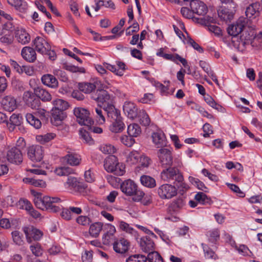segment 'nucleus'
Segmentation results:
<instances>
[{
    "label": "nucleus",
    "instance_id": "obj_48",
    "mask_svg": "<svg viewBox=\"0 0 262 262\" xmlns=\"http://www.w3.org/2000/svg\"><path fill=\"white\" fill-rule=\"evenodd\" d=\"M205 102L212 108L217 110L219 111H222L223 107L221 105L217 104L214 100L209 95H207L204 97Z\"/></svg>",
    "mask_w": 262,
    "mask_h": 262
},
{
    "label": "nucleus",
    "instance_id": "obj_11",
    "mask_svg": "<svg viewBox=\"0 0 262 262\" xmlns=\"http://www.w3.org/2000/svg\"><path fill=\"white\" fill-rule=\"evenodd\" d=\"M67 184L70 189L78 192H83L87 187V186L78 180L76 178L69 177Z\"/></svg>",
    "mask_w": 262,
    "mask_h": 262
},
{
    "label": "nucleus",
    "instance_id": "obj_2",
    "mask_svg": "<svg viewBox=\"0 0 262 262\" xmlns=\"http://www.w3.org/2000/svg\"><path fill=\"white\" fill-rule=\"evenodd\" d=\"M74 115L76 117L77 122L81 125H84L86 128L93 124L94 121L90 117L88 110L82 107H77L74 110Z\"/></svg>",
    "mask_w": 262,
    "mask_h": 262
},
{
    "label": "nucleus",
    "instance_id": "obj_51",
    "mask_svg": "<svg viewBox=\"0 0 262 262\" xmlns=\"http://www.w3.org/2000/svg\"><path fill=\"white\" fill-rule=\"evenodd\" d=\"M241 26L237 24H235L230 26L227 29L228 33L229 35L233 36H236L243 31Z\"/></svg>",
    "mask_w": 262,
    "mask_h": 262
},
{
    "label": "nucleus",
    "instance_id": "obj_8",
    "mask_svg": "<svg viewBox=\"0 0 262 262\" xmlns=\"http://www.w3.org/2000/svg\"><path fill=\"white\" fill-rule=\"evenodd\" d=\"M261 6L259 3L255 2L249 5L246 9L245 14L250 20H257V18L260 15Z\"/></svg>",
    "mask_w": 262,
    "mask_h": 262
},
{
    "label": "nucleus",
    "instance_id": "obj_42",
    "mask_svg": "<svg viewBox=\"0 0 262 262\" xmlns=\"http://www.w3.org/2000/svg\"><path fill=\"white\" fill-rule=\"evenodd\" d=\"M23 181L26 184H30L35 187H43L46 186V183L41 180H35L33 178H25Z\"/></svg>",
    "mask_w": 262,
    "mask_h": 262
},
{
    "label": "nucleus",
    "instance_id": "obj_61",
    "mask_svg": "<svg viewBox=\"0 0 262 262\" xmlns=\"http://www.w3.org/2000/svg\"><path fill=\"white\" fill-rule=\"evenodd\" d=\"M186 43L192 46L194 49L198 51L199 53H203L204 52L203 49L196 42H195L191 37L187 36V38H185Z\"/></svg>",
    "mask_w": 262,
    "mask_h": 262
},
{
    "label": "nucleus",
    "instance_id": "obj_33",
    "mask_svg": "<svg viewBox=\"0 0 262 262\" xmlns=\"http://www.w3.org/2000/svg\"><path fill=\"white\" fill-rule=\"evenodd\" d=\"M102 227L103 224L101 222H96L92 224L89 228L90 235L94 237H98L102 229Z\"/></svg>",
    "mask_w": 262,
    "mask_h": 262
},
{
    "label": "nucleus",
    "instance_id": "obj_3",
    "mask_svg": "<svg viewBox=\"0 0 262 262\" xmlns=\"http://www.w3.org/2000/svg\"><path fill=\"white\" fill-rule=\"evenodd\" d=\"M178 189L174 185L169 184L161 185L157 189L159 196L163 200L170 199L177 194Z\"/></svg>",
    "mask_w": 262,
    "mask_h": 262
},
{
    "label": "nucleus",
    "instance_id": "obj_46",
    "mask_svg": "<svg viewBox=\"0 0 262 262\" xmlns=\"http://www.w3.org/2000/svg\"><path fill=\"white\" fill-rule=\"evenodd\" d=\"M139 118L140 124L145 126L149 125L150 120L148 115L145 111L142 110L139 112Z\"/></svg>",
    "mask_w": 262,
    "mask_h": 262
},
{
    "label": "nucleus",
    "instance_id": "obj_23",
    "mask_svg": "<svg viewBox=\"0 0 262 262\" xmlns=\"http://www.w3.org/2000/svg\"><path fill=\"white\" fill-rule=\"evenodd\" d=\"M103 110L106 113L110 121L121 117L120 111L112 104H108L106 106L104 104Z\"/></svg>",
    "mask_w": 262,
    "mask_h": 262
},
{
    "label": "nucleus",
    "instance_id": "obj_10",
    "mask_svg": "<svg viewBox=\"0 0 262 262\" xmlns=\"http://www.w3.org/2000/svg\"><path fill=\"white\" fill-rule=\"evenodd\" d=\"M7 159L11 163L20 164L23 162V155L20 150L16 147H12L7 151Z\"/></svg>",
    "mask_w": 262,
    "mask_h": 262
},
{
    "label": "nucleus",
    "instance_id": "obj_62",
    "mask_svg": "<svg viewBox=\"0 0 262 262\" xmlns=\"http://www.w3.org/2000/svg\"><path fill=\"white\" fill-rule=\"evenodd\" d=\"M76 222L79 225L87 226L91 222V219L85 215H80L76 219Z\"/></svg>",
    "mask_w": 262,
    "mask_h": 262
},
{
    "label": "nucleus",
    "instance_id": "obj_38",
    "mask_svg": "<svg viewBox=\"0 0 262 262\" xmlns=\"http://www.w3.org/2000/svg\"><path fill=\"white\" fill-rule=\"evenodd\" d=\"M54 107L52 110H56L58 111H64L69 107L68 103L60 99H57L53 101Z\"/></svg>",
    "mask_w": 262,
    "mask_h": 262
},
{
    "label": "nucleus",
    "instance_id": "obj_58",
    "mask_svg": "<svg viewBox=\"0 0 262 262\" xmlns=\"http://www.w3.org/2000/svg\"><path fill=\"white\" fill-rule=\"evenodd\" d=\"M63 68L73 73L79 72L80 73H84L85 69L83 68H79L71 64L64 63Z\"/></svg>",
    "mask_w": 262,
    "mask_h": 262
},
{
    "label": "nucleus",
    "instance_id": "obj_54",
    "mask_svg": "<svg viewBox=\"0 0 262 262\" xmlns=\"http://www.w3.org/2000/svg\"><path fill=\"white\" fill-rule=\"evenodd\" d=\"M8 3L17 9L25 10L27 7V4L22 0H7Z\"/></svg>",
    "mask_w": 262,
    "mask_h": 262
},
{
    "label": "nucleus",
    "instance_id": "obj_43",
    "mask_svg": "<svg viewBox=\"0 0 262 262\" xmlns=\"http://www.w3.org/2000/svg\"><path fill=\"white\" fill-rule=\"evenodd\" d=\"M126 262H150L148 257L143 255H133L129 256L126 260Z\"/></svg>",
    "mask_w": 262,
    "mask_h": 262
},
{
    "label": "nucleus",
    "instance_id": "obj_29",
    "mask_svg": "<svg viewBox=\"0 0 262 262\" xmlns=\"http://www.w3.org/2000/svg\"><path fill=\"white\" fill-rule=\"evenodd\" d=\"M118 158L115 156H110L107 157L104 162V167L108 172L113 171L114 168L118 164Z\"/></svg>",
    "mask_w": 262,
    "mask_h": 262
},
{
    "label": "nucleus",
    "instance_id": "obj_50",
    "mask_svg": "<svg viewBox=\"0 0 262 262\" xmlns=\"http://www.w3.org/2000/svg\"><path fill=\"white\" fill-rule=\"evenodd\" d=\"M99 149L104 154H113L116 151L114 145L111 144H103L100 145Z\"/></svg>",
    "mask_w": 262,
    "mask_h": 262
},
{
    "label": "nucleus",
    "instance_id": "obj_16",
    "mask_svg": "<svg viewBox=\"0 0 262 262\" xmlns=\"http://www.w3.org/2000/svg\"><path fill=\"white\" fill-rule=\"evenodd\" d=\"M129 246V242L124 238L117 239L113 243V249L118 253H125L128 250Z\"/></svg>",
    "mask_w": 262,
    "mask_h": 262
},
{
    "label": "nucleus",
    "instance_id": "obj_47",
    "mask_svg": "<svg viewBox=\"0 0 262 262\" xmlns=\"http://www.w3.org/2000/svg\"><path fill=\"white\" fill-rule=\"evenodd\" d=\"M201 245L205 254V256L207 258H211L213 259H216L217 258V256L214 252L207 245L202 243Z\"/></svg>",
    "mask_w": 262,
    "mask_h": 262
},
{
    "label": "nucleus",
    "instance_id": "obj_36",
    "mask_svg": "<svg viewBox=\"0 0 262 262\" xmlns=\"http://www.w3.org/2000/svg\"><path fill=\"white\" fill-rule=\"evenodd\" d=\"M92 114L96 118L97 121L99 124H103L105 119L103 114V111L100 106H97L92 110Z\"/></svg>",
    "mask_w": 262,
    "mask_h": 262
},
{
    "label": "nucleus",
    "instance_id": "obj_6",
    "mask_svg": "<svg viewBox=\"0 0 262 262\" xmlns=\"http://www.w3.org/2000/svg\"><path fill=\"white\" fill-rule=\"evenodd\" d=\"M23 230L28 243H31L32 240L39 241L43 235L41 231L32 226L25 227Z\"/></svg>",
    "mask_w": 262,
    "mask_h": 262
},
{
    "label": "nucleus",
    "instance_id": "obj_59",
    "mask_svg": "<svg viewBox=\"0 0 262 262\" xmlns=\"http://www.w3.org/2000/svg\"><path fill=\"white\" fill-rule=\"evenodd\" d=\"M188 180L194 186H196L198 189L205 191L207 187L205 186L204 184L200 181L198 179L190 176Z\"/></svg>",
    "mask_w": 262,
    "mask_h": 262
},
{
    "label": "nucleus",
    "instance_id": "obj_41",
    "mask_svg": "<svg viewBox=\"0 0 262 262\" xmlns=\"http://www.w3.org/2000/svg\"><path fill=\"white\" fill-rule=\"evenodd\" d=\"M141 132V128L137 124L133 123L128 126L127 133L130 136L136 137L140 134Z\"/></svg>",
    "mask_w": 262,
    "mask_h": 262
},
{
    "label": "nucleus",
    "instance_id": "obj_21",
    "mask_svg": "<svg viewBox=\"0 0 262 262\" xmlns=\"http://www.w3.org/2000/svg\"><path fill=\"white\" fill-rule=\"evenodd\" d=\"M51 121L52 124L59 126L62 124V121L66 118V114L64 111L52 110Z\"/></svg>",
    "mask_w": 262,
    "mask_h": 262
},
{
    "label": "nucleus",
    "instance_id": "obj_7",
    "mask_svg": "<svg viewBox=\"0 0 262 262\" xmlns=\"http://www.w3.org/2000/svg\"><path fill=\"white\" fill-rule=\"evenodd\" d=\"M27 155L32 161L39 162L43 158V148L40 145L31 146L28 148Z\"/></svg>",
    "mask_w": 262,
    "mask_h": 262
},
{
    "label": "nucleus",
    "instance_id": "obj_25",
    "mask_svg": "<svg viewBox=\"0 0 262 262\" xmlns=\"http://www.w3.org/2000/svg\"><path fill=\"white\" fill-rule=\"evenodd\" d=\"M140 245L142 250L146 253H149L154 250L155 244L149 237L143 236L140 239Z\"/></svg>",
    "mask_w": 262,
    "mask_h": 262
},
{
    "label": "nucleus",
    "instance_id": "obj_37",
    "mask_svg": "<svg viewBox=\"0 0 262 262\" xmlns=\"http://www.w3.org/2000/svg\"><path fill=\"white\" fill-rule=\"evenodd\" d=\"M141 184L145 187L153 188L156 186V183L155 180L148 176L143 175L140 178Z\"/></svg>",
    "mask_w": 262,
    "mask_h": 262
},
{
    "label": "nucleus",
    "instance_id": "obj_13",
    "mask_svg": "<svg viewBox=\"0 0 262 262\" xmlns=\"http://www.w3.org/2000/svg\"><path fill=\"white\" fill-rule=\"evenodd\" d=\"M34 45L36 51L42 54L47 53L51 49L49 43L43 38L39 36L35 38Z\"/></svg>",
    "mask_w": 262,
    "mask_h": 262
},
{
    "label": "nucleus",
    "instance_id": "obj_30",
    "mask_svg": "<svg viewBox=\"0 0 262 262\" xmlns=\"http://www.w3.org/2000/svg\"><path fill=\"white\" fill-rule=\"evenodd\" d=\"M111 122L112 123L110 126V129L111 132L118 133L122 132L124 129L125 124L122 121V117L111 121Z\"/></svg>",
    "mask_w": 262,
    "mask_h": 262
},
{
    "label": "nucleus",
    "instance_id": "obj_18",
    "mask_svg": "<svg viewBox=\"0 0 262 262\" xmlns=\"http://www.w3.org/2000/svg\"><path fill=\"white\" fill-rule=\"evenodd\" d=\"M219 18L221 20L228 23L230 22L233 18L234 12L226 7H220L217 10Z\"/></svg>",
    "mask_w": 262,
    "mask_h": 262
},
{
    "label": "nucleus",
    "instance_id": "obj_31",
    "mask_svg": "<svg viewBox=\"0 0 262 262\" xmlns=\"http://www.w3.org/2000/svg\"><path fill=\"white\" fill-rule=\"evenodd\" d=\"M34 94L42 101H50L52 99L51 95L45 89L38 87L34 89Z\"/></svg>",
    "mask_w": 262,
    "mask_h": 262
},
{
    "label": "nucleus",
    "instance_id": "obj_24",
    "mask_svg": "<svg viewBox=\"0 0 262 262\" xmlns=\"http://www.w3.org/2000/svg\"><path fill=\"white\" fill-rule=\"evenodd\" d=\"M21 55L23 58L29 62H33L36 59L35 51L30 47H25L23 48Z\"/></svg>",
    "mask_w": 262,
    "mask_h": 262
},
{
    "label": "nucleus",
    "instance_id": "obj_34",
    "mask_svg": "<svg viewBox=\"0 0 262 262\" xmlns=\"http://www.w3.org/2000/svg\"><path fill=\"white\" fill-rule=\"evenodd\" d=\"M107 232L104 235L103 237V242L105 244H108L110 243V239L116 232V228L114 226L111 224H107L105 225Z\"/></svg>",
    "mask_w": 262,
    "mask_h": 262
},
{
    "label": "nucleus",
    "instance_id": "obj_1",
    "mask_svg": "<svg viewBox=\"0 0 262 262\" xmlns=\"http://www.w3.org/2000/svg\"><path fill=\"white\" fill-rule=\"evenodd\" d=\"M61 199L58 197L44 196L42 199H37L35 206L41 210H47L52 212H57L60 210V207L56 204L60 203Z\"/></svg>",
    "mask_w": 262,
    "mask_h": 262
},
{
    "label": "nucleus",
    "instance_id": "obj_64",
    "mask_svg": "<svg viewBox=\"0 0 262 262\" xmlns=\"http://www.w3.org/2000/svg\"><path fill=\"white\" fill-rule=\"evenodd\" d=\"M251 45L253 47H256L257 49L262 48V32H260L254 38Z\"/></svg>",
    "mask_w": 262,
    "mask_h": 262
},
{
    "label": "nucleus",
    "instance_id": "obj_26",
    "mask_svg": "<svg viewBox=\"0 0 262 262\" xmlns=\"http://www.w3.org/2000/svg\"><path fill=\"white\" fill-rule=\"evenodd\" d=\"M137 108L134 103L131 102H125L123 105V111L127 117L130 119H134L137 117Z\"/></svg>",
    "mask_w": 262,
    "mask_h": 262
},
{
    "label": "nucleus",
    "instance_id": "obj_60",
    "mask_svg": "<svg viewBox=\"0 0 262 262\" xmlns=\"http://www.w3.org/2000/svg\"><path fill=\"white\" fill-rule=\"evenodd\" d=\"M148 257L150 262H163V259L158 252L151 251L149 252Z\"/></svg>",
    "mask_w": 262,
    "mask_h": 262
},
{
    "label": "nucleus",
    "instance_id": "obj_53",
    "mask_svg": "<svg viewBox=\"0 0 262 262\" xmlns=\"http://www.w3.org/2000/svg\"><path fill=\"white\" fill-rule=\"evenodd\" d=\"M56 137V134L53 133H47L43 135L38 136L37 139L41 143L44 144L49 142L51 140L54 139Z\"/></svg>",
    "mask_w": 262,
    "mask_h": 262
},
{
    "label": "nucleus",
    "instance_id": "obj_28",
    "mask_svg": "<svg viewBox=\"0 0 262 262\" xmlns=\"http://www.w3.org/2000/svg\"><path fill=\"white\" fill-rule=\"evenodd\" d=\"M41 81L44 85L51 88H56L58 86L57 79L51 74H45L41 77Z\"/></svg>",
    "mask_w": 262,
    "mask_h": 262
},
{
    "label": "nucleus",
    "instance_id": "obj_57",
    "mask_svg": "<svg viewBox=\"0 0 262 262\" xmlns=\"http://www.w3.org/2000/svg\"><path fill=\"white\" fill-rule=\"evenodd\" d=\"M194 198L196 202L202 205L207 204L210 202V200L207 198V195L202 192L197 193Z\"/></svg>",
    "mask_w": 262,
    "mask_h": 262
},
{
    "label": "nucleus",
    "instance_id": "obj_55",
    "mask_svg": "<svg viewBox=\"0 0 262 262\" xmlns=\"http://www.w3.org/2000/svg\"><path fill=\"white\" fill-rule=\"evenodd\" d=\"M12 237L13 242L18 245H21L24 243L23 235L18 231L15 230L12 232Z\"/></svg>",
    "mask_w": 262,
    "mask_h": 262
},
{
    "label": "nucleus",
    "instance_id": "obj_39",
    "mask_svg": "<svg viewBox=\"0 0 262 262\" xmlns=\"http://www.w3.org/2000/svg\"><path fill=\"white\" fill-rule=\"evenodd\" d=\"M176 186L180 191H185L189 189V186L184 182V177L182 174L178 177L177 180L173 182Z\"/></svg>",
    "mask_w": 262,
    "mask_h": 262
},
{
    "label": "nucleus",
    "instance_id": "obj_49",
    "mask_svg": "<svg viewBox=\"0 0 262 262\" xmlns=\"http://www.w3.org/2000/svg\"><path fill=\"white\" fill-rule=\"evenodd\" d=\"M80 135L81 138L84 141V142L89 145H91L94 144V140L93 139L92 137L90 136L88 132L85 129H81L80 130Z\"/></svg>",
    "mask_w": 262,
    "mask_h": 262
},
{
    "label": "nucleus",
    "instance_id": "obj_56",
    "mask_svg": "<svg viewBox=\"0 0 262 262\" xmlns=\"http://www.w3.org/2000/svg\"><path fill=\"white\" fill-rule=\"evenodd\" d=\"M55 172L57 175L62 176H67L73 172V170L69 167H60L57 168L55 170Z\"/></svg>",
    "mask_w": 262,
    "mask_h": 262
},
{
    "label": "nucleus",
    "instance_id": "obj_40",
    "mask_svg": "<svg viewBox=\"0 0 262 262\" xmlns=\"http://www.w3.org/2000/svg\"><path fill=\"white\" fill-rule=\"evenodd\" d=\"M78 86L80 91L85 94L91 93L96 89L95 84L93 83H80Z\"/></svg>",
    "mask_w": 262,
    "mask_h": 262
},
{
    "label": "nucleus",
    "instance_id": "obj_22",
    "mask_svg": "<svg viewBox=\"0 0 262 262\" xmlns=\"http://www.w3.org/2000/svg\"><path fill=\"white\" fill-rule=\"evenodd\" d=\"M62 160L63 163L73 166L79 165L81 160L79 155L70 152L62 158Z\"/></svg>",
    "mask_w": 262,
    "mask_h": 262
},
{
    "label": "nucleus",
    "instance_id": "obj_35",
    "mask_svg": "<svg viewBox=\"0 0 262 262\" xmlns=\"http://www.w3.org/2000/svg\"><path fill=\"white\" fill-rule=\"evenodd\" d=\"M26 118L27 122L35 128L38 129L40 128L41 126V122L39 119L34 116V115L31 113H28L26 115Z\"/></svg>",
    "mask_w": 262,
    "mask_h": 262
},
{
    "label": "nucleus",
    "instance_id": "obj_44",
    "mask_svg": "<svg viewBox=\"0 0 262 262\" xmlns=\"http://www.w3.org/2000/svg\"><path fill=\"white\" fill-rule=\"evenodd\" d=\"M207 236L209 242L214 243L220 238V231L217 229H213L207 232Z\"/></svg>",
    "mask_w": 262,
    "mask_h": 262
},
{
    "label": "nucleus",
    "instance_id": "obj_27",
    "mask_svg": "<svg viewBox=\"0 0 262 262\" xmlns=\"http://www.w3.org/2000/svg\"><path fill=\"white\" fill-rule=\"evenodd\" d=\"M23 118L19 114H13L10 117L9 122L7 123V126L10 132L14 130L16 126L20 125Z\"/></svg>",
    "mask_w": 262,
    "mask_h": 262
},
{
    "label": "nucleus",
    "instance_id": "obj_52",
    "mask_svg": "<svg viewBox=\"0 0 262 262\" xmlns=\"http://www.w3.org/2000/svg\"><path fill=\"white\" fill-rule=\"evenodd\" d=\"M119 227L120 229L125 231L127 233L134 235L135 236H136L137 234V231L135 230L132 227H130L128 224L125 222L120 221Z\"/></svg>",
    "mask_w": 262,
    "mask_h": 262
},
{
    "label": "nucleus",
    "instance_id": "obj_45",
    "mask_svg": "<svg viewBox=\"0 0 262 262\" xmlns=\"http://www.w3.org/2000/svg\"><path fill=\"white\" fill-rule=\"evenodd\" d=\"M141 155L137 151H132L127 155L126 161L130 164L137 163L140 158Z\"/></svg>",
    "mask_w": 262,
    "mask_h": 262
},
{
    "label": "nucleus",
    "instance_id": "obj_20",
    "mask_svg": "<svg viewBox=\"0 0 262 262\" xmlns=\"http://www.w3.org/2000/svg\"><path fill=\"white\" fill-rule=\"evenodd\" d=\"M24 99L26 104L32 109L36 110L39 106L40 101L36 98L34 95L30 92H26L24 94Z\"/></svg>",
    "mask_w": 262,
    "mask_h": 262
},
{
    "label": "nucleus",
    "instance_id": "obj_9",
    "mask_svg": "<svg viewBox=\"0 0 262 262\" xmlns=\"http://www.w3.org/2000/svg\"><path fill=\"white\" fill-rule=\"evenodd\" d=\"M91 98L98 103L105 104L106 105L111 104L112 99L111 95L104 90H98L96 93L91 95Z\"/></svg>",
    "mask_w": 262,
    "mask_h": 262
},
{
    "label": "nucleus",
    "instance_id": "obj_32",
    "mask_svg": "<svg viewBox=\"0 0 262 262\" xmlns=\"http://www.w3.org/2000/svg\"><path fill=\"white\" fill-rule=\"evenodd\" d=\"M185 205L184 200L182 198H178L173 201L169 206L170 212H176L181 209Z\"/></svg>",
    "mask_w": 262,
    "mask_h": 262
},
{
    "label": "nucleus",
    "instance_id": "obj_14",
    "mask_svg": "<svg viewBox=\"0 0 262 262\" xmlns=\"http://www.w3.org/2000/svg\"><path fill=\"white\" fill-rule=\"evenodd\" d=\"M152 142L157 148H162L166 146L167 140L164 134L161 131H157L152 135Z\"/></svg>",
    "mask_w": 262,
    "mask_h": 262
},
{
    "label": "nucleus",
    "instance_id": "obj_5",
    "mask_svg": "<svg viewBox=\"0 0 262 262\" xmlns=\"http://www.w3.org/2000/svg\"><path fill=\"white\" fill-rule=\"evenodd\" d=\"M168 167L163 170L161 173V178L164 181L171 182H175L178 177L182 174L180 170L176 167L168 166Z\"/></svg>",
    "mask_w": 262,
    "mask_h": 262
},
{
    "label": "nucleus",
    "instance_id": "obj_15",
    "mask_svg": "<svg viewBox=\"0 0 262 262\" xmlns=\"http://www.w3.org/2000/svg\"><path fill=\"white\" fill-rule=\"evenodd\" d=\"M137 184L131 180L124 181L120 186L121 191L128 196L133 195L137 190Z\"/></svg>",
    "mask_w": 262,
    "mask_h": 262
},
{
    "label": "nucleus",
    "instance_id": "obj_17",
    "mask_svg": "<svg viewBox=\"0 0 262 262\" xmlns=\"http://www.w3.org/2000/svg\"><path fill=\"white\" fill-rule=\"evenodd\" d=\"M15 37L17 41L21 45L28 43L31 37L29 34L22 28H17L15 32Z\"/></svg>",
    "mask_w": 262,
    "mask_h": 262
},
{
    "label": "nucleus",
    "instance_id": "obj_12",
    "mask_svg": "<svg viewBox=\"0 0 262 262\" xmlns=\"http://www.w3.org/2000/svg\"><path fill=\"white\" fill-rule=\"evenodd\" d=\"M190 7L193 13L199 15H204L208 11L206 5L203 2L198 0L191 1L190 3Z\"/></svg>",
    "mask_w": 262,
    "mask_h": 262
},
{
    "label": "nucleus",
    "instance_id": "obj_4",
    "mask_svg": "<svg viewBox=\"0 0 262 262\" xmlns=\"http://www.w3.org/2000/svg\"><path fill=\"white\" fill-rule=\"evenodd\" d=\"M157 155L163 167H167L172 165L173 158L170 148L167 146L160 148L157 151Z\"/></svg>",
    "mask_w": 262,
    "mask_h": 262
},
{
    "label": "nucleus",
    "instance_id": "obj_63",
    "mask_svg": "<svg viewBox=\"0 0 262 262\" xmlns=\"http://www.w3.org/2000/svg\"><path fill=\"white\" fill-rule=\"evenodd\" d=\"M112 173L119 176L123 175L125 173V166L118 161L117 165L114 168L113 171Z\"/></svg>",
    "mask_w": 262,
    "mask_h": 262
},
{
    "label": "nucleus",
    "instance_id": "obj_19",
    "mask_svg": "<svg viewBox=\"0 0 262 262\" xmlns=\"http://www.w3.org/2000/svg\"><path fill=\"white\" fill-rule=\"evenodd\" d=\"M1 104L3 108L8 112H12L17 107L16 100L11 96L4 97L1 101Z\"/></svg>",
    "mask_w": 262,
    "mask_h": 262
}]
</instances>
